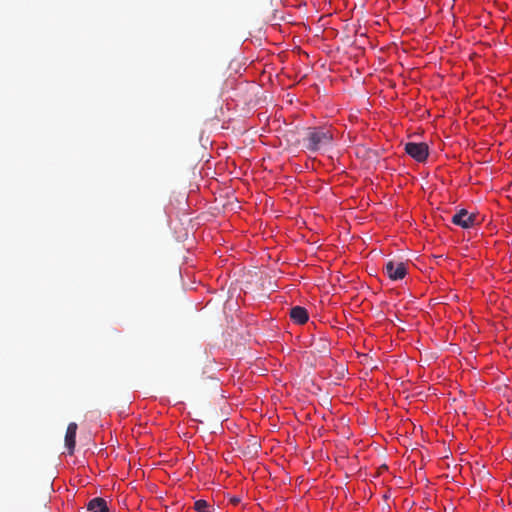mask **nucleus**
<instances>
[{"mask_svg": "<svg viewBox=\"0 0 512 512\" xmlns=\"http://www.w3.org/2000/svg\"><path fill=\"white\" fill-rule=\"evenodd\" d=\"M77 424L75 422H71L68 424L66 434H65V447L68 449V453L70 455L73 454L75 445H76V432H77Z\"/></svg>", "mask_w": 512, "mask_h": 512, "instance_id": "5", "label": "nucleus"}, {"mask_svg": "<svg viewBox=\"0 0 512 512\" xmlns=\"http://www.w3.org/2000/svg\"><path fill=\"white\" fill-rule=\"evenodd\" d=\"M454 225L463 229H469L479 224V217L477 214L469 213L466 209H461L456 212L451 219Z\"/></svg>", "mask_w": 512, "mask_h": 512, "instance_id": "2", "label": "nucleus"}, {"mask_svg": "<svg viewBox=\"0 0 512 512\" xmlns=\"http://www.w3.org/2000/svg\"><path fill=\"white\" fill-rule=\"evenodd\" d=\"M385 270L387 276L394 281L403 279L407 274L406 265L401 261H388Z\"/></svg>", "mask_w": 512, "mask_h": 512, "instance_id": "4", "label": "nucleus"}, {"mask_svg": "<svg viewBox=\"0 0 512 512\" xmlns=\"http://www.w3.org/2000/svg\"><path fill=\"white\" fill-rule=\"evenodd\" d=\"M428 394H424L422 391H414V389H404L402 391H398L399 395H402L405 399L419 397L422 401L423 397H428L429 395H436L435 386H428Z\"/></svg>", "mask_w": 512, "mask_h": 512, "instance_id": "6", "label": "nucleus"}, {"mask_svg": "<svg viewBox=\"0 0 512 512\" xmlns=\"http://www.w3.org/2000/svg\"><path fill=\"white\" fill-rule=\"evenodd\" d=\"M230 502H231L233 505H237V504H239V503H240V498H239V497L234 496V497L230 498Z\"/></svg>", "mask_w": 512, "mask_h": 512, "instance_id": "10", "label": "nucleus"}, {"mask_svg": "<svg viewBox=\"0 0 512 512\" xmlns=\"http://www.w3.org/2000/svg\"><path fill=\"white\" fill-rule=\"evenodd\" d=\"M290 317L296 324H304L309 318L307 310L301 306L291 308Z\"/></svg>", "mask_w": 512, "mask_h": 512, "instance_id": "7", "label": "nucleus"}, {"mask_svg": "<svg viewBox=\"0 0 512 512\" xmlns=\"http://www.w3.org/2000/svg\"><path fill=\"white\" fill-rule=\"evenodd\" d=\"M405 152L418 162H424L429 155V148L426 143L408 142L405 144Z\"/></svg>", "mask_w": 512, "mask_h": 512, "instance_id": "3", "label": "nucleus"}, {"mask_svg": "<svg viewBox=\"0 0 512 512\" xmlns=\"http://www.w3.org/2000/svg\"><path fill=\"white\" fill-rule=\"evenodd\" d=\"M87 508L91 512H109L106 501L100 497L91 499L87 505Z\"/></svg>", "mask_w": 512, "mask_h": 512, "instance_id": "8", "label": "nucleus"}, {"mask_svg": "<svg viewBox=\"0 0 512 512\" xmlns=\"http://www.w3.org/2000/svg\"><path fill=\"white\" fill-rule=\"evenodd\" d=\"M194 508L197 512H210L207 501L200 499L194 503Z\"/></svg>", "mask_w": 512, "mask_h": 512, "instance_id": "9", "label": "nucleus"}, {"mask_svg": "<svg viewBox=\"0 0 512 512\" xmlns=\"http://www.w3.org/2000/svg\"><path fill=\"white\" fill-rule=\"evenodd\" d=\"M332 140V130L327 127H309L303 139L305 148L312 152L328 147Z\"/></svg>", "mask_w": 512, "mask_h": 512, "instance_id": "1", "label": "nucleus"}, {"mask_svg": "<svg viewBox=\"0 0 512 512\" xmlns=\"http://www.w3.org/2000/svg\"><path fill=\"white\" fill-rule=\"evenodd\" d=\"M317 391H320L321 390V387L320 386H315Z\"/></svg>", "mask_w": 512, "mask_h": 512, "instance_id": "11", "label": "nucleus"}]
</instances>
